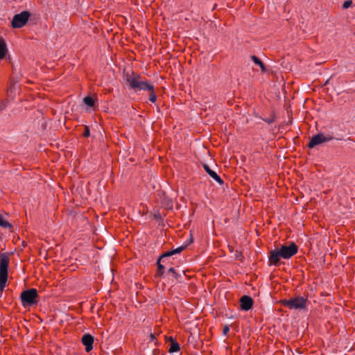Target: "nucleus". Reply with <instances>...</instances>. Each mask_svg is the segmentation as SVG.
<instances>
[{"label":"nucleus","instance_id":"22","mask_svg":"<svg viewBox=\"0 0 355 355\" xmlns=\"http://www.w3.org/2000/svg\"><path fill=\"white\" fill-rule=\"evenodd\" d=\"M90 135V130H89V128L88 126H85V130H84V132L83 133V136L85 137H89Z\"/></svg>","mask_w":355,"mask_h":355},{"label":"nucleus","instance_id":"10","mask_svg":"<svg viewBox=\"0 0 355 355\" xmlns=\"http://www.w3.org/2000/svg\"><path fill=\"white\" fill-rule=\"evenodd\" d=\"M166 257H162V254H161L158 258L157 261V269L155 275V277L156 278L161 277L162 276H163L165 271V266L162 263V262L166 263Z\"/></svg>","mask_w":355,"mask_h":355},{"label":"nucleus","instance_id":"2","mask_svg":"<svg viewBox=\"0 0 355 355\" xmlns=\"http://www.w3.org/2000/svg\"><path fill=\"white\" fill-rule=\"evenodd\" d=\"M123 73L130 89H133L135 92L152 89V85H153L147 80H142L141 76L139 74L135 76L133 71H124Z\"/></svg>","mask_w":355,"mask_h":355},{"label":"nucleus","instance_id":"11","mask_svg":"<svg viewBox=\"0 0 355 355\" xmlns=\"http://www.w3.org/2000/svg\"><path fill=\"white\" fill-rule=\"evenodd\" d=\"M192 241H193V239H191L190 242L189 243L163 253L162 257L168 258L169 257H171L175 254H179V253L182 252L184 250H185L187 248L188 245L190 243H191Z\"/></svg>","mask_w":355,"mask_h":355},{"label":"nucleus","instance_id":"1","mask_svg":"<svg viewBox=\"0 0 355 355\" xmlns=\"http://www.w3.org/2000/svg\"><path fill=\"white\" fill-rule=\"evenodd\" d=\"M298 251L297 245L292 242L289 245H282L279 249L272 250L269 252L268 261L270 265L278 266L280 258L288 259L296 254Z\"/></svg>","mask_w":355,"mask_h":355},{"label":"nucleus","instance_id":"19","mask_svg":"<svg viewBox=\"0 0 355 355\" xmlns=\"http://www.w3.org/2000/svg\"><path fill=\"white\" fill-rule=\"evenodd\" d=\"M84 103L89 107H93L94 105V99L91 96H86L84 98Z\"/></svg>","mask_w":355,"mask_h":355},{"label":"nucleus","instance_id":"21","mask_svg":"<svg viewBox=\"0 0 355 355\" xmlns=\"http://www.w3.org/2000/svg\"><path fill=\"white\" fill-rule=\"evenodd\" d=\"M352 0L345 1L343 3V8L344 9H347V8H349L352 6Z\"/></svg>","mask_w":355,"mask_h":355},{"label":"nucleus","instance_id":"8","mask_svg":"<svg viewBox=\"0 0 355 355\" xmlns=\"http://www.w3.org/2000/svg\"><path fill=\"white\" fill-rule=\"evenodd\" d=\"M253 300L248 295H243L240 299V307L243 311H249L252 308Z\"/></svg>","mask_w":355,"mask_h":355},{"label":"nucleus","instance_id":"4","mask_svg":"<svg viewBox=\"0 0 355 355\" xmlns=\"http://www.w3.org/2000/svg\"><path fill=\"white\" fill-rule=\"evenodd\" d=\"M39 297L37 291L35 288H30L21 292L20 298L21 301V304L24 306H32L37 304L38 301L37 298Z\"/></svg>","mask_w":355,"mask_h":355},{"label":"nucleus","instance_id":"18","mask_svg":"<svg viewBox=\"0 0 355 355\" xmlns=\"http://www.w3.org/2000/svg\"><path fill=\"white\" fill-rule=\"evenodd\" d=\"M147 92H149V101L155 103L157 100V95L155 92L154 85H152V89H148Z\"/></svg>","mask_w":355,"mask_h":355},{"label":"nucleus","instance_id":"13","mask_svg":"<svg viewBox=\"0 0 355 355\" xmlns=\"http://www.w3.org/2000/svg\"><path fill=\"white\" fill-rule=\"evenodd\" d=\"M170 340H171V344H170V347H169L168 352L170 353H174V352H179L180 350V344L175 340H174L172 337L170 338Z\"/></svg>","mask_w":355,"mask_h":355},{"label":"nucleus","instance_id":"23","mask_svg":"<svg viewBox=\"0 0 355 355\" xmlns=\"http://www.w3.org/2000/svg\"><path fill=\"white\" fill-rule=\"evenodd\" d=\"M230 331V328L227 325H225L223 328V333L226 335Z\"/></svg>","mask_w":355,"mask_h":355},{"label":"nucleus","instance_id":"20","mask_svg":"<svg viewBox=\"0 0 355 355\" xmlns=\"http://www.w3.org/2000/svg\"><path fill=\"white\" fill-rule=\"evenodd\" d=\"M168 272L171 273L173 277L176 279V280H178L179 277H180V275H179L176 271L174 269V268L173 267H171L169 269H168Z\"/></svg>","mask_w":355,"mask_h":355},{"label":"nucleus","instance_id":"3","mask_svg":"<svg viewBox=\"0 0 355 355\" xmlns=\"http://www.w3.org/2000/svg\"><path fill=\"white\" fill-rule=\"evenodd\" d=\"M9 257L6 253L0 254V291L3 292L8 280Z\"/></svg>","mask_w":355,"mask_h":355},{"label":"nucleus","instance_id":"12","mask_svg":"<svg viewBox=\"0 0 355 355\" xmlns=\"http://www.w3.org/2000/svg\"><path fill=\"white\" fill-rule=\"evenodd\" d=\"M203 168L205 171L218 184H223L224 183L222 178L215 171L211 170L207 164H203Z\"/></svg>","mask_w":355,"mask_h":355},{"label":"nucleus","instance_id":"15","mask_svg":"<svg viewBox=\"0 0 355 355\" xmlns=\"http://www.w3.org/2000/svg\"><path fill=\"white\" fill-rule=\"evenodd\" d=\"M251 59L255 64L259 65L261 68V72L264 73L267 71L266 67L263 62L256 55H252Z\"/></svg>","mask_w":355,"mask_h":355},{"label":"nucleus","instance_id":"14","mask_svg":"<svg viewBox=\"0 0 355 355\" xmlns=\"http://www.w3.org/2000/svg\"><path fill=\"white\" fill-rule=\"evenodd\" d=\"M8 52L7 46L5 40L0 38V60L3 59Z\"/></svg>","mask_w":355,"mask_h":355},{"label":"nucleus","instance_id":"26","mask_svg":"<svg viewBox=\"0 0 355 355\" xmlns=\"http://www.w3.org/2000/svg\"><path fill=\"white\" fill-rule=\"evenodd\" d=\"M13 85H11L9 88L7 90V92L9 93V92H12V88H13Z\"/></svg>","mask_w":355,"mask_h":355},{"label":"nucleus","instance_id":"17","mask_svg":"<svg viewBox=\"0 0 355 355\" xmlns=\"http://www.w3.org/2000/svg\"><path fill=\"white\" fill-rule=\"evenodd\" d=\"M261 119L263 121L266 122L267 123L271 124V123H274L275 121V120H276V115H275V112L272 111L271 112V114H270V117H267V118H262V117H261Z\"/></svg>","mask_w":355,"mask_h":355},{"label":"nucleus","instance_id":"16","mask_svg":"<svg viewBox=\"0 0 355 355\" xmlns=\"http://www.w3.org/2000/svg\"><path fill=\"white\" fill-rule=\"evenodd\" d=\"M0 226L4 228L12 229L13 226L8 221L5 220L1 214H0Z\"/></svg>","mask_w":355,"mask_h":355},{"label":"nucleus","instance_id":"5","mask_svg":"<svg viewBox=\"0 0 355 355\" xmlns=\"http://www.w3.org/2000/svg\"><path fill=\"white\" fill-rule=\"evenodd\" d=\"M307 299L304 297L297 296L290 300L282 301V304L290 309H304L306 307Z\"/></svg>","mask_w":355,"mask_h":355},{"label":"nucleus","instance_id":"7","mask_svg":"<svg viewBox=\"0 0 355 355\" xmlns=\"http://www.w3.org/2000/svg\"><path fill=\"white\" fill-rule=\"evenodd\" d=\"M334 138L331 136H324L322 133L317 134L314 135L309 142L307 146L309 148H313L315 146L322 144L324 142L329 141Z\"/></svg>","mask_w":355,"mask_h":355},{"label":"nucleus","instance_id":"24","mask_svg":"<svg viewBox=\"0 0 355 355\" xmlns=\"http://www.w3.org/2000/svg\"><path fill=\"white\" fill-rule=\"evenodd\" d=\"M149 337H150V340L151 342H154L155 340H156V337H155V335L154 334L151 333L150 334Z\"/></svg>","mask_w":355,"mask_h":355},{"label":"nucleus","instance_id":"6","mask_svg":"<svg viewBox=\"0 0 355 355\" xmlns=\"http://www.w3.org/2000/svg\"><path fill=\"white\" fill-rule=\"evenodd\" d=\"M31 17V12L27 10L22 11L19 14L14 15L11 26L13 28H20L25 26Z\"/></svg>","mask_w":355,"mask_h":355},{"label":"nucleus","instance_id":"25","mask_svg":"<svg viewBox=\"0 0 355 355\" xmlns=\"http://www.w3.org/2000/svg\"><path fill=\"white\" fill-rule=\"evenodd\" d=\"M154 218H155V219L159 220L162 219V216H161V214L159 213L155 214Z\"/></svg>","mask_w":355,"mask_h":355},{"label":"nucleus","instance_id":"9","mask_svg":"<svg viewBox=\"0 0 355 355\" xmlns=\"http://www.w3.org/2000/svg\"><path fill=\"white\" fill-rule=\"evenodd\" d=\"M83 345L85 347V351L89 352L93 349L94 337L89 334H84L81 339Z\"/></svg>","mask_w":355,"mask_h":355}]
</instances>
